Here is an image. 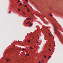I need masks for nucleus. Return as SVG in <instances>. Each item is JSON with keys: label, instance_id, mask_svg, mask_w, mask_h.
Here are the masks:
<instances>
[{"label": "nucleus", "instance_id": "obj_5", "mask_svg": "<svg viewBox=\"0 0 63 63\" xmlns=\"http://www.w3.org/2000/svg\"><path fill=\"white\" fill-rule=\"evenodd\" d=\"M30 48H31V49H33V48H32V47H30Z\"/></svg>", "mask_w": 63, "mask_h": 63}, {"label": "nucleus", "instance_id": "obj_13", "mask_svg": "<svg viewBox=\"0 0 63 63\" xmlns=\"http://www.w3.org/2000/svg\"><path fill=\"white\" fill-rule=\"evenodd\" d=\"M20 9H18V11H20Z\"/></svg>", "mask_w": 63, "mask_h": 63}, {"label": "nucleus", "instance_id": "obj_25", "mask_svg": "<svg viewBox=\"0 0 63 63\" xmlns=\"http://www.w3.org/2000/svg\"><path fill=\"white\" fill-rule=\"evenodd\" d=\"M28 12H29V11H28Z\"/></svg>", "mask_w": 63, "mask_h": 63}, {"label": "nucleus", "instance_id": "obj_17", "mask_svg": "<svg viewBox=\"0 0 63 63\" xmlns=\"http://www.w3.org/2000/svg\"><path fill=\"white\" fill-rule=\"evenodd\" d=\"M27 22H28V23H30V22H29V21Z\"/></svg>", "mask_w": 63, "mask_h": 63}, {"label": "nucleus", "instance_id": "obj_27", "mask_svg": "<svg viewBox=\"0 0 63 63\" xmlns=\"http://www.w3.org/2000/svg\"><path fill=\"white\" fill-rule=\"evenodd\" d=\"M28 11H29V10H28Z\"/></svg>", "mask_w": 63, "mask_h": 63}, {"label": "nucleus", "instance_id": "obj_26", "mask_svg": "<svg viewBox=\"0 0 63 63\" xmlns=\"http://www.w3.org/2000/svg\"><path fill=\"white\" fill-rule=\"evenodd\" d=\"M32 16H33V14H32Z\"/></svg>", "mask_w": 63, "mask_h": 63}, {"label": "nucleus", "instance_id": "obj_3", "mask_svg": "<svg viewBox=\"0 0 63 63\" xmlns=\"http://www.w3.org/2000/svg\"><path fill=\"white\" fill-rule=\"evenodd\" d=\"M23 50H25V49H23V48H22V51H23Z\"/></svg>", "mask_w": 63, "mask_h": 63}, {"label": "nucleus", "instance_id": "obj_22", "mask_svg": "<svg viewBox=\"0 0 63 63\" xmlns=\"http://www.w3.org/2000/svg\"><path fill=\"white\" fill-rule=\"evenodd\" d=\"M23 14H24V12H23Z\"/></svg>", "mask_w": 63, "mask_h": 63}, {"label": "nucleus", "instance_id": "obj_28", "mask_svg": "<svg viewBox=\"0 0 63 63\" xmlns=\"http://www.w3.org/2000/svg\"><path fill=\"white\" fill-rule=\"evenodd\" d=\"M42 62H43V60H42Z\"/></svg>", "mask_w": 63, "mask_h": 63}, {"label": "nucleus", "instance_id": "obj_10", "mask_svg": "<svg viewBox=\"0 0 63 63\" xmlns=\"http://www.w3.org/2000/svg\"><path fill=\"white\" fill-rule=\"evenodd\" d=\"M50 57H51V56H49L48 58V59H49V58H50Z\"/></svg>", "mask_w": 63, "mask_h": 63}, {"label": "nucleus", "instance_id": "obj_23", "mask_svg": "<svg viewBox=\"0 0 63 63\" xmlns=\"http://www.w3.org/2000/svg\"><path fill=\"white\" fill-rule=\"evenodd\" d=\"M28 23V22L26 23V24H27Z\"/></svg>", "mask_w": 63, "mask_h": 63}, {"label": "nucleus", "instance_id": "obj_9", "mask_svg": "<svg viewBox=\"0 0 63 63\" xmlns=\"http://www.w3.org/2000/svg\"><path fill=\"white\" fill-rule=\"evenodd\" d=\"M28 42L29 43H30V40H28Z\"/></svg>", "mask_w": 63, "mask_h": 63}, {"label": "nucleus", "instance_id": "obj_4", "mask_svg": "<svg viewBox=\"0 0 63 63\" xmlns=\"http://www.w3.org/2000/svg\"><path fill=\"white\" fill-rule=\"evenodd\" d=\"M49 15H50V16H52V14H49Z\"/></svg>", "mask_w": 63, "mask_h": 63}, {"label": "nucleus", "instance_id": "obj_6", "mask_svg": "<svg viewBox=\"0 0 63 63\" xmlns=\"http://www.w3.org/2000/svg\"><path fill=\"white\" fill-rule=\"evenodd\" d=\"M32 24L31 23H30V26H32Z\"/></svg>", "mask_w": 63, "mask_h": 63}, {"label": "nucleus", "instance_id": "obj_15", "mask_svg": "<svg viewBox=\"0 0 63 63\" xmlns=\"http://www.w3.org/2000/svg\"><path fill=\"white\" fill-rule=\"evenodd\" d=\"M48 50L49 51H51V50H50V48Z\"/></svg>", "mask_w": 63, "mask_h": 63}, {"label": "nucleus", "instance_id": "obj_12", "mask_svg": "<svg viewBox=\"0 0 63 63\" xmlns=\"http://www.w3.org/2000/svg\"><path fill=\"white\" fill-rule=\"evenodd\" d=\"M9 60H10V59H8V60H7V62H8V61H9Z\"/></svg>", "mask_w": 63, "mask_h": 63}, {"label": "nucleus", "instance_id": "obj_11", "mask_svg": "<svg viewBox=\"0 0 63 63\" xmlns=\"http://www.w3.org/2000/svg\"><path fill=\"white\" fill-rule=\"evenodd\" d=\"M44 57L45 58H46V56L45 55V56H44Z\"/></svg>", "mask_w": 63, "mask_h": 63}, {"label": "nucleus", "instance_id": "obj_8", "mask_svg": "<svg viewBox=\"0 0 63 63\" xmlns=\"http://www.w3.org/2000/svg\"><path fill=\"white\" fill-rule=\"evenodd\" d=\"M28 19H31V18H27Z\"/></svg>", "mask_w": 63, "mask_h": 63}, {"label": "nucleus", "instance_id": "obj_7", "mask_svg": "<svg viewBox=\"0 0 63 63\" xmlns=\"http://www.w3.org/2000/svg\"><path fill=\"white\" fill-rule=\"evenodd\" d=\"M21 5H22V4H21V3H20L19 4V6H21Z\"/></svg>", "mask_w": 63, "mask_h": 63}, {"label": "nucleus", "instance_id": "obj_24", "mask_svg": "<svg viewBox=\"0 0 63 63\" xmlns=\"http://www.w3.org/2000/svg\"><path fill=\"white\" fill-rule=\"evenodd\" d=\"M24 15H26V14H25V13H24Z\"/></svg>", "mask_w": 63, "mask_h": 63}, {"label": "nucleus", "instance_id": "obj_20", "mask_svg": "<svg viewBox=\"0 0 63 63\" xmlns=\"http://www.w3.org/2000/svg\"><path fill=\"white\" fill-rule=\"evenodd\" d=\"M25 7H27V6H26V5H25Z\"/></svg>", "mask_w": 63, "mask_h": 63}, {"label": "nucleus", "instance_id": "obj_18", "mask_svg": "<svg viewBox=\"0 0 63 63\" xmlns=\"http://www.w3.org/2000/svg\"><path fill=\"white\" fill-rule=\"evenodd\" d=\"M49 36H51V35L50 34H49Z\"/></svg>", "mask_w": 63, "mask_h": 63}, {"label": "nucleus", "instance_id": "obj_19", "mask_svg": "<svg viewBox=\"0 0 63 63\" xmlns=\"http://www.w3.org/2000/svg\"><path fill=\"white\" fill-rule=\"evenodd\" d=\"M38 43H39V42H38V41H37V42H36V43H37V44H38Z\"/></svg>", "mask_w": 63, "mask_h": 63}, {"label": "nucleus", "instance_id": "obj_21", "mask_svg": "<svg viewBox=\"0 0 63 63\" xmlns=\"http://www.w3.org/2000/svg\"><path fill=\"white\" fill-rule=\"evenodd\" d=\"M38 63H41V62L40 61L38 62Z\"/></svg>", "mask_w": 63, "mask_h": 63}, {"label": "nucleus", "instance_id": "obj_2", "mask_svg": "<svg viewBox=\"0 0 63 63\" xmlns=\"http://www.w3.org/2000/svg\"><path fill=\"white\" fill-rule=\"evenodd\" d=\"M26 55L27 56H29V54H27Z\"/></svg>", "mask_w": 63, "mask_h": 63}, {"label": "nucleus", "instance_id": "obj_16", "mask_svg": "<svg viewBox=\"0 0 63 63\" xmlns=\"http://www.w3.org/2000/svg\"><path fill=\"white\" fill-rule=\"evenodd\" d=\"M18 3H19V2H20V1H19V0H18Z\"/></svg>", "mask_w": 63, "mask_h": 63}, {"label": "nucleus", "instance_id": "obj_1", "mask_svg": "<svg viewBox=\"0 0 63 63\" xmlns=\"http://www.w3.org/2000/svg\"><path fill=\"white\" fill-rule=\"evenodd\" d=\"M54 29L55 31V33L56 34H57V33H58L59 32L58 31H57V30L56 28L54 27Z\"/></svg>", "mask_w": 63, "mask_h": 63}, {"label": "nucleus", "instance_id": "obj_14", "mask_svg": "<svg viewBox=\"0 0 63 63\" xmlns=\"http://www.w3.org/2000/svg\"><path fill=\"white\" fill-rule=\"evenodd\" d=\"M26 2H28L27 0H26Z\"/></svg>", "mask_w": 63, "mask_h": 63}]
</instances>
